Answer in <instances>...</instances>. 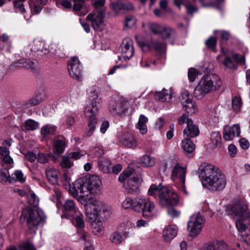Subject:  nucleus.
I'll list each match as a JSON object with an SVG mask.
<instances>
[{"mask_svg": "<svg viewBox=\"0 0 250 250\" xmlns=\"http://www.w3.org/2000/svg\"><path fill=\"white\" fill-rule=\"evenodd\" d=\"M142 182V179L138 176L133 175L124 183V187L128 192L137 193L139 191V187Z\"/></svg>", "mask_w": 250, "mask_h": 250, "instance_id": "obj_17", "label": "nucleus"}, {"mask_svg": "<svg viewBox=\"0 0 250 250\" xmlns=\"http://www.w3.org/2000/svg\"><path fill=\"white\" fill-rule=\"evenodd\" d=\"M200 131L198 125L193 121H189L184 130V135L187 138H193L197 136Z\"/></svg>", "mask_w": 250, "mask_h": 250, "instance_id": "obj_23", "label": "nucleus"}, {"mask_svg": "<svg viewBox=\"0 0 250 250\" xmlns=\"http://www.w3.org/2000/svg\"><path fill=\"white\" fill-rule=\"evenodd\" d=\"M189 121H192V120L191 119H189L188 116L186 114L182 115L178 119V122L180 125H182L185 123H186L187 125H188V123L189 122Z\"/></svg>", "mask_w": 250, "mask_h": 250, "instance_id": "obj_61", "label": "nucleus"}, {"mask_svg": "<svg viewBox=\"0 0 250 250\" xmlns=\"http://www.w3.org/2000/svg\"><path fill=\"white\" fill-rule=\"evenodd\" d=\"M223 0H214L206 2V0H199L202 5L204 7H212L218 9L220 8L219 5Z\"/></svg>", "mask_w": 250, "mask_h": 250, "instance_id": "obj_42", "label": "nucleus"}, {"mask_svg": "<svg viewBox=\"0 0 250 250\" xmlns=\"http://www.w3.org/2000/svg\"><path fill=\"white\" fill-rule=\"evenodd\" d=\"M140 161L142 164L146 167H152L155 163L154 158L147 155L143 156Z\"/></svg>", "mask_w": 250, "mask_h": 250, "instance_id": "obj_45", "label": "nucleus"}, {"mask_svg": "<svg viewBox=\"0 0 250 250\" xmlns=\"http://www.w3.org/2000/svg\"><path fill=\"white\" fill-rule=\"evenodd\" d=\"M87 218L91 223L93 233L96 235L101 236L104 234V227L103 225L102 218H96L93 214H89Z\"/></svg>", "mask_w": 250, "mask_h": 250, "instance_id": "obj_14", "label": "nucleus"}, {"mask_svg": "<svg viewBox=\"0 0 250 250\" xmlns=\"http://www.w3.org/2000/svg\"><path fill=\"white\" fill-rule=\"evenodd\" d=\"M78 210L74 202L72 200L68 199L63 204L61 217L62 218L69 219L72 213H75Z\"/></svg>", "mask_w": 250, "mask_h": 250, "instance_id": "obj_18", "label": "nucleus"}, {"mask_svg": "<svg viewBox=\"0 0 250 250\" xmlns=\"http://www.w3.org/2000/svg\"><path fill=\"white\" fill-rule=\"evenodd\" d=\"M221 84V81L219 80L216 84L217 86L215 85L209 76L203 77L195 87L194 95L197 99H200L206 94L220 86Z\"/></svg>", "mask_w": 250, "mask_h": 250, "instance_id": "obj_6", "label": "nucleus"}, {"mask_svg": "<svg viewBox=\"0 0 250 250\" xmlns=\"http://www.w3.org/2000/svg\"><path fill=\"white\" fill-rule=\"evenodd\" d=\"M142 46H146L149 49H153L158 52H163L166 49V43L164 41L159 40H152L147 44H144Z\"/></svg>", "mask_w": 250, "mask_h": 250, "instance_id": "obj_22", "label": "nucleus"}, {"mask_svg": "<svg viewBox=\"0 0 250 250\" xmlns=\"http://www.w3.org/2000/svg\"><path fill=\"white\" fill-rule=\"evenodd\" d=\"M121 53L125 60H129L134 54L133 41L129 38L123 40L121 45Z\"/></svg>", "mask_w": 250, "mask_h": 250, "instance_id": "obj_16", "label": "nucleus"}, {"mask_svg": "<svg viewBox=\"0 0 250 250\" xmlns=\"http://www.w3.org/2000/svg\"><path fill=\"white\" fill-rule=\"evenodd\" d=\"M25 127L27 130H34L39 128V124L34 120L29 119L25 122Z\"/></svg>", "mask_w": 250, "mask_h": 250, "instance_id": "obj_52", "label": "nucleus"}, {"mask_svg": "<svg viewBox=\"0 0 250 250\" xmlns=\"http://www.w3.org/2000/svg\"><path fill=\"white\" fill-rule=\"evenodd\" d=\"M27 200L29 204L33 207H37L39 205V199L33 192H30L27 195Z\"/></svg>", "mask_w": 250, "mask_h": 250, "instance_id": "obj_51", "label": "nucleus"}, {"mask_svg": "<svg viewBox=\"0 0 250 250\" xmlns=\"http://www.w3.org/2000/svg\"><path fill=\"white\" fill-rule=\"evenodd\" d=\"M20 250H36L34 246L30 243L25 242L19 246Z\"/></svg>", "mask_w": 250, "mask_h": 250, "instance_id": "obj_62", "label": "nucleus"}, {"mask_svg": "<svg viewBox=\"0 0 250 250\" xmlns=\"http://www.w3.org/2000/svg\"><path fill=\"white\" fill-rule=\"evenodd\" d=\"M199 177L203 183H206L209 189L221 190L226 185V178L222 172L211 164H203L199 168Z\"/></svg>", "mask_w": 250, "mask_h": 250, "instance_id": "obj_2", "label": "nucleus"}, {"mask_svg": "<svg viewBox=\"0 0 250 250\" xmlns=\"http://www.w3.org/2000/svg\"><path fill=\"white\" fill-rule=\"evenodd\" d=\"M211 141L214 147H218L221 143V137L219 132H213L211 135Z\"/></svg>", "mask_w": 250, "mask_h": 250, "instance_id": "obj_49", "label": "nucleus"}, {"mask_svg": "<svg viewBox=\"0 0 250 250\" xmlns=\"http://www.w3.org/2000/svg\"><path fill=\"white\" fill-rule=\"evenodd\" d=\"M240 132V127L238 124L232 126L225 125L223 130V138L226 141H231L234 137L239 136Z\"/></svg>", "mask_w": 250, "mask_h": 250, "instance_id": "obj_15", "label": "nucleus"}, {"mask_svg": "<svg viewBox=\"0 0 250 250\" xmlns=\"http://www.w3.org/2000/svg\"><path fill=\"white\" fill-rule=\"evenodd\" d=\"M25 158L30 162H33L37 158V156L35 153L32 152H27L24 155Z\"/></svg>", "mask_w": 250, "mask_h": 250, "instance_id": "obj_64", "label": "nucleus"}, {"mask_svg": "<svg viewBox=\"0 0 250 250\" xmlns=\"http://www.w3.org/2000/svg\"><path fill=\"white\" fill-rule=\"evenodd\" d=\"M197 76V71L194 68H190L188 71V78L190 82H193Z\"/></svg>", "mask_w": 250, "mask_h": 250, "instance_id": "obj_63", "label": "nucleus"}, {"mask_svg": "<svg viewBox=\"0 0 250 250\" xmlns=\"http://www.w3.org/2000/svg\"><path fill=\"white\" fill-rule=\"evenodd\" d=\"M70 159L67 154L62 156V161L60 163L61 167L65 169L71 168L73 166V162Z\"/></svg>", "mask_w": 250, "mask_h": 250, "instance_id": "obj_43", "label": "nucleus"}, {"mask_svg": "<svg viewBox=\"0 0 250 250\" xmlns=\"http://www.w3.org/2000/svg\"><path fill=\"white\" fill-rule=\"evenodd\" d=\"M221 53L216 57L218 62L228 68L236 69L237 64L231 57V52L228 49L222 48Z\"/></svg>", "mask_w": 250, "mask_h": 250, "instance_id": "obj_12", "label": "nucleus"}, {"mask_svg": "<svg viewBox=\"0 0 250 250\" xmlns=\"http://www.w3.org/2000/svg\"><path fill=\"white\" fill-rule=\"evenodd\" d=\"M109 110L114 115L121 114L123 112V106L120 103H113L109 104Z\"/></svg>", "mask_w": 250, "mask_h": 250, "instance_id": "obj_37", "label": "nucleus"}, {"mask_svg": "<svg viewBox=\"0 0 250 250\" xmlns=\"http://www.w3.org/2000/svg\"><path fill=\"white\" fill-rule=\"evenodd\" d=\"M0 154L3 156V161L7 164L11 165L12 167L14 161L13 159L9 156V151L6 146H1L0 147Z\"/></svg>", "mask_w": 250, "mask_h": 250, "instance_id": "obj_32", "label": "nucleus"}, {"mask_svg": "<svg viewBox=\"0 0 250 250\" xmlns=\"http://www.w3.org/2000/svg\"><path fill=\"white\" fill-rule=\"evenodd\" d=\"M181 147L186 153H191L195 149V145L188 138L184 139L181 142Z\"/></svg>", "mask_w": 250, "mask_h": 250, "instance_id": "obj_34", "label": "nucleus"}, {"mask_svg": "<svg viewBox=\"0 0 250 250\" xmlns=\"http://www.w3.org/2000/svg\"><path fill=\"white\" fill-rule=\"evenodd\" d=\"M70 159H72L75 160L80 159L82 156L85 155L84 153L82 152H71L67 154Z\"/></svg>", "mask_w": 250, "mask_h": 250, "instance_id": "obj_59", "label": "nucleus"}, {"mask_svg": "<svg viewBox=\"0 0 250 250\" xmlns=\"http://www.w3.org/2000/svg\"><path fill=\"white\" fill-rule=\"evenodd\" d=\"M229 213L235 221L238 233L244 241L250 242V211L245 201H236L230 207Z\"/></svg>", "mask_w": 250, "mask_h": 250, "instance_id": "obj_1", "label": "nucleus"}, {"mask_svg": "<svg viewBox=\"0 0 250 250\" xmlns=\"http://www.w3.org/2000/svg\"><path fill=\"white\" fill-rule=\"evenodd\" d=\"M86 205H83L86 210V215L89 218V214H93L96 218H102L106 213L109 212L106 205L103 202L92 198Z\"/></svg>", "mask_w": 250, "mask_h": 250, "instance_id": "obj_8", "label": "nucleus"}, {"mask_svg": "<svg viewBox=\"0 0 250 250\" xmlns=\"http://www.w3.org/2000/svg\"><path fill=\"white\" fill-rule=\"evenodd\" d=\"M179 99L182 104H185L191 100L189 98L188 91L186 89L182 90Z\"/></svg>", "mask_w": 250, "mask_h": 250, "instance_id": "obj_53", "label": "nucleus"}, {"mask_svg": "<svg viewBox=\"0 0 250 250\" xmlns=\"http://www.w3.org/2000/svg\"><path fill=\"white\" fill-rule=\"evenodd\" d=\"M68 70L70 76L78 81L82 79L81 63L77 57H72L68 62Z\"/></svg>", "mask_w": 250, "mask_h": 250, "instance_id": "obj_11", "label": "nucleus"}, {"mask_svg": "<svg viewBox=\"0 0 250 250\" xmlns=\"http://www.w3.org/2000/svg\"><path fill=\"white\" fill-rule=\"evenodd\" d=\"M148 194L157 199L163 207L174 206L179 203V197L177 193L171 188L162 187L161 184L151 185Z\"/></svg>", "mask_w": 250, "mask_h": 250, "instance_id": "obj_3", "label": "nucleus"}, {"mask_svg": "<svg viewBox=\"0 0 250 250\" xmlns=\"http://www.w3.org/2000/svg\"><path fill=\"white\" fill-rule=\"evenodd\" d=\"M177 227L174 225H169L166 227L163 230L164 240L170 241L173 239L177 235Z\"/></svg>", "mask_w": 250, "mask_h": 250, "instance_id": "obj_25", "label": "nucleus"}, {"mask_svg": "<svg viewBox=\"0 0 250 250\" xmlns=\"http://www.w3.org/2000/svg\"><path fill=\"white\" fill-rule=\"evenodd\" d=\"M49 155L44 154L42 153H39L37 156V159L39 163L45 164L48 161Z\"/></svg>", "mask_w": 250, "mask_h": 250, "instance_id": "obj_57", "label": "nucleus"}, {"mask_svg": "<svg viewBox=\"0 0 250 250\" xmlns=\"http://www.w3.org/2000/svg\"><path fill=\"white\" fill-rule=\"evenodd\" d=\"M134 202V200H133L132 198H127L122 202V207L125 209L131 208L132 209H133Z\"/></svg>", "mask_w": 250, "mask_h": 250, "instance_id": "obj_56", "label": "nucleus"}, {"mask_svg": "<svg viewBox=\"0 0 250 250\" xmlns=\"http://www.w3.org/2000/svg\"><path fill=\"white\" fill-rule=\"evenodd\" d=\"M97 93L93 91L91 95L89 96V103L85 108L84 114L87 118L88 130L87 133L88 136L92 135L95 129L96 124L97 123L96 114L98 112V104L99 99Z\"/></svg>", "mask_w": 250, "mask_h": 250, "instance_id": "obj_4", "label": "nucleus"}, {"mask_svg": "<svg viewBox=\"0 0 250 250\" xmlns=\"http://www.w3.org/2000/svg\"><path fill=\"white\" fill-rule=\"evenodd\" d=\"M0 182L2 184L11 183V176L6 169H0Z\"/></svg>", "mask_w": 250, "mask_h": 250, "instance_id": "obj_44", "label": "nucleus"}, {"mask_svg": "<svg viewBox=\"0 0 250 250\" xmlns=\"http://www.w3.org/2000/svg\"><path fill=\"white\" fill-rule=\"evenodd\" d=\"M136 22V19L132 16H128L125 19V26L128 27H133Z\"/></svg>", "mask_w": 250, "mask_h": 250, "instance_id": "obj_58", "label": "nucleus"}, {"mask_svg": "<svg viewBox=\"0 0 250 250\" xmlns=\"http://www.w3.org/2000/svg\"><path fill=\"white\" fill-rule=\"evenodd\" d=\"M204 223L205 218L200 213L193 214L188 223V229L190 235L197 236L201 232Z\"/></svg>", "mask_w": 250, "mask_h": 250, "instance_id": "obj_9", "label": "nucleus"}, {"mask_svg": "<svg viewBox=\"0 0 250 250\" xmlns=\"http://www.w3.org/2000/svg\"><path fill=\"white\" fill-rule=\"evenodd\" d=\"M121 141L123 145L128 148H134L137 146L136 140L130 134L124 135Z\"/></svg>", "mask_w": 250, "mask_h": 250, "instance_id": "obj_31", "label": "nucleus"}, {"mask_svg": "<svg viewBox=\"0 0 250 250\" xmlns=\"http://www.w3.org/2000/svg\"><path fill=\"white\" fill-rule=\"evenodd\" d=\"M163 40L172 38L175 39L176 37V32L175 29L167 25L164 24L160 34Z\"/></svg>", "mask_w": 250, "mask_h": 250, "instance_id": "obj_26", "label": "nucleus"}, {"mask_svg": "<svg viewBox=\"0 0 250 250\" xmlns=\"http://www.w3.org/2000/svg\"><path fill=\"white\" fill-rule=\"evenodd\" d=\"M146 198H136L134 202L133 210L136 212H142Z\"/></svg>", "mask_w": 250, "mask_h": 250, "instance_id": "obj_36", "label": "nucleus"}, {"mask_svg": "<svg viewBox=\"0 0 250 250\" xmlns=\"http://www.w3.org/2000/svg\"><path fill=\"white\" fill-rule=\"evenodd\" d=\"M45 174L48 181L51 184H58L59 177L58 170L53 167H48L46 169Z\"/></svg>", "mask_w": 250, "mask_h": 250, "instance_id": "obj_24", "label": "nucleus"}, {"mask_svg": "<svg viewBox=\"0 0 250 250\" xmlns=\"http://www.w3.org/2000/svg\"><path fill=\"white\" fill-rule=\"evenodd\" d=\"M113 4V8L116 12H118V10H120L121 9L131 10L134 8L133 4L129 2H125L124 3L117 2L116 3H114Z\"/></svg>", "mask_w": 250, "mask_h": 250, "instance_id": "obj_35", "label": "nucleus"}, {"mask_svg": "<svg viewBox=\"0 0 250 250\" xmlns=\"http://www.w3.org/2000/svg\"><path fill=\"white\" fill-rule=\"evenodd\" d=\"M53 142L54 151L57 154L62 153L67 146L65 138L63 136H58L55 138Z\"/></svg>", "mask_w": 250, "mask_h": 250, "instance_id": "obj_21", "label": "nucleus"}, {"mask_svg": "<svg viewBox=\"0 0 250 250\" xmlns=\"http://www.w3.org/2000/svg\"><path fill=\"white\" fill-rule=\"evenodd\" d=\"M232 109L236 112H239L242 106V102L240 97L235 96L231 100Z\"/></svg>", "mask_w": 250, "mask_h": 250, "instance_id": "obj_38", "label": "nucleus"}, {"mask_svg": "<svg viewBox=\"0 0 250 250\" xmlns=\"http://www.w3.org/2000/svg\"><path fill=\"white\" fill-rule=\"evenodd\" d=\"M105 11H93L89 14L86 18V20L91 23L93 28L95 30H102L105 23L104 21Z\"/></svg>", "mask_w": 250, "mask_h": 250, "instance_id": "obj_10", "label": "nucleus"}, {"mask_svg": "<svg viewBox=\"0 0 250 250\" xmlns=\"http://www.w3.org/2000/svg\"><path fill=\"white\" fill-rule=\"evenodd\" d=\"M164 24L157 22H150L148 24V28L150 32L155 35H159Z\"/></svg>", "mask_w": 250, "mask_h": 250, "instance_id": "obj_39", "label": "nucleus"}, {"mask_svg": "<svg viewBox=\"0 0 250 250\" xmlns=\"http://www.w3.org/2000/svg\"><path fill=\"white\" fill-rule=\"evenodd\" d=\"M196 1V0H190L186 1L184 4L188 14H192L197 11L198 7L195 4Z\"/></svg>", "mask_w": 250, "mask_h": 250, "instance_id": "obj_40", "label": "nucleus"}, {"mask_svg": "<svg viewBox=\"0 0 250 250\" xmlns=\"http://www.w3.org/2000/svg\"><path fill=\"white\" fill-rule=\"evenodd\" d=\"M21 220L25 222L30 229H35L44 221L38 210L29 208L22 210Z\"/></svg>", "mask_w": 250, "mask_h": 250, "instance_id": "obj_7", "label": "nucleus"}, {"mask_svg": "<svg viewBox=\"0 0 250 250\" xmlns=\"http://www.w3.org/2000/svg\"><path fill=\"white\" fill-rule=\"evenodd\" d=\"M185 169L179 166H175L172 172V178L178 182V188L185 193L188 194L185 186Z\"/></svg>", "mask_w": 250, "mask_h": 250, "instance_id": "obj_13", "label": "nucleus"}, {"mask_svg": "<svg viewBox=\"0 0 250 250\" xmlns=\"http://www.w3.org/2000/svg\"><path fill=\"white\" fill-rule=\"evenodd\" d=\"M155 206L154 203L149 199H146L145 204L142 210V214L144 217H152Z\"/></svg>", "mask_w": 250, "mask_h": 250, "instance_id": "obj_28", "label": "nucleus"}, {"mask_svg": "<svg viewBox=\"0 0 250 250\" xmlns=\"http://www.w3.org/2000/svg\"><path fill=\"white\" fill-rule=\"evenodd\" d=\"M183 105L185 111L189 114H193L197 111L196 106L192 100Z\"/></svg>", "mask_w": 250, "mask_h": 250, "instance_id": "obj_46", "label": "nucleus"}, {"mask_svg": "<svg viewBox=\"0 0 250 250\" xmlns=\"http://www.w3.org/2000/svg\"><path fill=\"white\" fill-rule=\"evenodd\" d=\"M110 240L112 243L116 245H119L122 242L123 238L120 233L114 232L110 236Z\"/></svg>", "mask_w": 250, "mask_h": 250, "instance_id": "obj_55", "label": "nucleus"}, {"mask_svg": "<svg viewBox=\"0 0 250 250\" xmlns=\"http://www.w3.org/2000/svg\"><path fill=\"white\" fill-rule=\"evenodd\" d=\"M99 168L103 172L108 173L110 172L112 166L109 160L105 157H101L98 161Z\"/></svg>", "mask_w": 250, "mask_h": 250, "instance_id": "obj_29", "label": "nucleus"}, {"mask_svg": "<svg viewBox=\"0 0 250 250\" xmlns=\"http://www.w3.org/2000/svg\"><path fill=\"white\" fill-rule=\"evenodd\" d=\"M19 65L21 67H24L27 69H29L32 71L35 70V62L30 60H22L20 61L19 62Z\"/></svg>", "mask_w": 250, "mask_h": 250, "instance_id": "obj_50", "label": "nucleus"}, {"mask_svg": "<svg viewBox=\"0 0 250 250\" xmlns=\"http://www.w3.org/2000/svg\"><path fill=\"white\" fill-rule=\"evenodd\" d=\"M14 4L16 11L17 13H20V14H22L24 18L25 19V14L26 13V12L23 2L19 0H15L14 2Z\"/></svg>", "mask_w": 250, "mask_h": 250, "instance_id": "obj_48", "label": "nucleus"}, {"mask_svg": "<svg viewBox=\"0 0 250 250\" xmlns=\"http://www.w3.org/2000/svg\"><path fill=\"white\" fill-rule=\"evenodd\" d=\"M132 171L130 169H127L124 170L119 176V180L120 182L123 183H126L128 179L132 176Z\"/></svg>", "mask_w": 250, "mask_h": 250, "instance_id": "obj_47", "label": "nucleus"}, {"mask_svg": "<svg viewBox=\"0 0 250 250\" xmlns=\"http://www.w3.org/2000/svg\"><path fill=\"white\" fill-rule=\"evenodd\" d=\"M174 92L171 88H163L160 91L155 93V99L162 102H169L172 99Z\"/></svg>", "mask_w": 250, "mask_h": 250, "instance_id": "obj_20", "label": "nucleus"}, {"mask_svg": "<svg viewBox=\"0 0 250 250\" xmlns=\"http://www.w3.org/2000/svg\"><path fill=\"white\" fill-rule=\"evenodd\" d=\"M85 180L92 194L100 193L102 182L99 177L96 175H92Z\"/></svg>", "mask_w": 250, "mask_h": 250, "instance_id": "obj_19", "label": "nucleus"}, {"mask_svg": "<svg viewBox=\"0 0 250 250\" xmlns=\"http://www.w3.org/2000/svg\"><path fill=\"white\" fill-rule=\"evenodd\" d=\"M74 193L79 201L83 205H86L92 198V192L85 180L83 178L76 180L73 185Z\"/></svg>", "mask_w": 250, "mask_h": 250, "instance_id": "obj_5", "label": "nucleus"}, {"mask_svg": "<svg viewBox=\"0 0 250 250\" xmlns=\"http://www.w3.org/2000/svg\"><path fill=\"white\" fill-rule=\"evenodd\" d=\"M45 42L39 38L34 40L31 50L34 52L41 51L44 53Z\"/></svg>", "mask_w": 250, "mask_h": 250, "instance_id": "obj_33", "label": "nucleus"}, {"mask_svg": "<svg viewBox=\"0 0 250 250\" xmlns=\"http://www.w3.org/2000/svg\"><path fill=\"white\" fill-rule=\"evenodd\" d=\"M148 122V118L144 115H141L139 117L137 128L142 134H145L147 131L146 123Z\"/></svg>", "mask_w": 250, "mask_h": 250, "instance_id": "obj_30", "label": "nucleus"}, {"mask_svg": "<svg viewBox=\"0 0 250 250\" xmlns=\"http://www.w3.org/2000/svg\"><path fill=\"white\" fill-rule=\"evenodd\" d=\"M216 42L217 40L215 37H210L206 41V44L208 48L211 49L214 52H216L215 48Z\"/></svg>", "mask_w": 250, "mask_h": 250, "instance_id": "obj_54", "label": "nucleus"}, {"mask_svg": "<svg viewBox=\"0 0 250 250\" xmlns=\"http://www.w3.org/2000/svg\"><path fill=\"white\" fill-rule=\"evenodd\" d=\"M68 219L71 220L72 223L76 227L80 229L84 228L85 224L83 219V215L79 210L75 213H72L70 218Z\"/></svg>", "mask_w": 250, "mask_h": 250, "instance_id": "obj_27", "label": "nucleus"}, {"mask_svg": "<svg viewBox=\"0 0 250 250\" xmlns=\"http://www.w3.org/2000/svg\"><path fill=\"white\" fill-rule=\"evenodd\" d=\"M104 0H95L94 5L96 10L95 11H100L104 10Z\"/></svg>", "mask_w": 250, "mask_h": 250, "instance_id": "obj_60", "label": "nucleus"}, {"mask_svg": "<svg viewBox=\"0 0 250 250\" xmlns=\"http://www.w3.org/2000/svg\"><path fill=\"white\" fill-rule=\"evenodd\" d=\"M26 177L21 170H17L11 175V183L13 181H19L23 183L25 181Z\"/></svg>", "mask_w": 250, "mask_h": 250, "instance_id": "obj_41", "label": "nucleus"}]
</instances>
